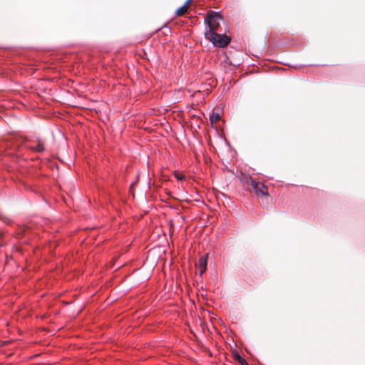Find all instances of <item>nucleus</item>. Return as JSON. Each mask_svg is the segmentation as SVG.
Wrapping results in <instances>:
<instances>
[{"label": "nucleus", "instance_id": "f257e3e1", "mask_svg": "<svg viewBox=\"0 0 365 365\" xmlns=\"http://www.w3.org/2000/svg\"><path fill=\"white\" fill-rule=\"evenodd\" d=\"M205 35L207 40L217 47H225L230 42V38L226 35L219 34L215 32H205Z\"/></svg>", "mask_w": 365, "mask_h": 365}, {"label": "nucleus", "instance_id": "f03ea898", "mask_svg": "<svg viewBox=\"0 0 365 365\" xmlns=\"http://www.w3.org/2000/svg\"><path fill=\"white\" fill-rule=\"evenodd\" d=\"M220 16L215 12H210L205 17V22L207 23L209 31L207 32H215L220 26Z\"/></svg>", "mask_w": 365, "mask_h": 365}, {"label": "nucleus", "instance_id": "7ed1b4c3", "mask_svg": "<svg viewBox=\"0 0 365 365\" xmlns=\"http://www.w3.org/2000/svg\"><path fill=\"white\" fill-rule=\"evenodd\" d=\"M255 192L258 197H259V196H264L266 197H269L267 187L261 182H259V185H257V188L255 189Z\"/></svg>", "mask_w": 365, "mask_h": 365}, {"label": "nucleus", "instance_id": "20e7f679", "mask_svg": "<svg viewBox=\"0 0 365 365\" xmlns=\"http://www.w3.org/2000/svg\"><path fill=\"white\" fill-rule=\"evenodd\" d=\"M207 255L200 257L197 262L200 275L202 276L207 269Z\"/></svg>", "mask_w": 365, "mask_h": 365}, {"label": "nucleus", "instance_id": "39448f33", "mask_svg": "<svg viewBox=\"0 0 365 365\" xmlns=\"http://www.w3.org/2000/svg\"><path fill=\"white\" fill-rule=\"evenodd\" d=\"M252 180V178L250 175L242 173L240 176V180L244 185H249Z\"/></svg>", "mask_w": 365, "mask_h": 365}, {"label": "nucleus", "instance_id": "423d86ee", "mask_svg": "<svg viewBox=\"0 0 365 365\" xmlns=\"http://www.w3.org/2000/svg\"><path fill=\"white\" fill-rule=\"evenodd\" d=\"M28 148L34 152H38V153H41L44 150V146L40 141H38V143L36 147L28 146Z\"/></svg>", "mask_w": 365, "mask_h": 365}, {"label": "nucleus", "instance_id": "0eeeda50", "mask_svg": "<svg viewBox=\"0 0 365 365\" xmlns=\"http://www.w3.org/2000/svg\"><path fill=\"white\" fill-rule=\"evenodd\" d=\"M187 11L188 9L185 8V6H182L176 10L175 14L178 16H182L187 12Z\"/></svg>", "mask_w": 365, "mask_h": 365}, {"label": "nucleus", "instance_id": "6e6552de", "mask_svg": "<svg viewBox=\"0 0 365 365\" xmlns=\"http://www.w3.org/2000/svg\"><path fill=\"white\" fill-rule=\"evenodd\" d=\"M235 359L240 365H249L246 360L238 354L235 355Z\"/></svg>", "mask_w": 365, "mask_h": 365}, {"label": "nucleus", "instance_id": "1a4fd4ad", "mask_svg": "<svg viewBox=\"0 0 365 365\" xmlns=\"http://www.w3.org/2000/svg\"><path fill=\"white\" fill-rule=\"evenodd\" d=\"M220 119V114L217 113H212L210 117L212 123L217 122Z\"/></svg>", "mask_w": 365, "mask_h": 365}, {"label": "nucleus", "instance_id": "9d476101", "mask_svg": "<svg viewBox=\"0 0 365 365\" xmlns=\"http://www.w3.org/2000/svg\"><path fill=\"white\" fill-rule=\"evenodd\" d=\"M259 182H257L255 180H252L248 186H250L253 191L255 192V189L257 188V185H259Z\"/></svg>", "mask_w": 365, "mask_h": 365}, {"label": "nucleus", "instance_id": "9b49d317", "mask_svg": "<svg viewBox=\"0 0 365 365\" xmlns=\"http://www.w3.org/2000/svg\"><path fill=\"white\" fill-rule=\"evenodd\" d=\"M192 0H187L185 4H183L184 6H185V8H187V9H189L190 7V5L191 4Z\"/></svg>", "mask_w": 365, "mask_h": 365}, {"label": "nucleus", "instance_id": "f8f14e48", "mask_svg": "<svg viewBox=\"0 0 365 365\" xmlns=\"http://www.w3.org/2000/svg\"><path fill=\"white\" fill-rule=\"evenodd\" d=\"M9 343V341H0V347L4 346Z\"/></svg>", "mask_w": 365, "mask_h": 365}, {"label": "nucleus", "instance_id": "ddd939ff", "mask_svg": "<svg viewBox=\"0 0 365 365\" xmlns=\"http://www.w3.org/2000/svg\"><path fill=\"white\" fill-rule=\"evenodd\" d=\"M176 178H177L178 180H182V179H183L184 176H183V175H176Z\"/></svg>", "mask_w": 365, "mask_h": 365}]
</instances>
